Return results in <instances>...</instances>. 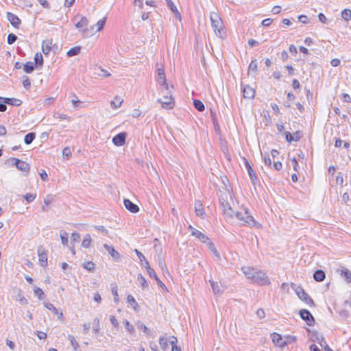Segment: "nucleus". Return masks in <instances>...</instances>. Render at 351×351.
Wrapping results in <instances>:
<instances>
[{"instance_id": "10", "label": "nucleus", "mask_w": 351, "mask_h": 351, "mask_svg": "<svg viewBox=\"0 0 351 351\" xmlns=\"http://www.w3.org/2000/svg\"><path fill=\"white\" fill-rule=\"evenodd\" d=\"M243 161L244 162L245 166L247 169V171L248 173V175L250 178V180L253 184H255L256 181L258 180L257 176L256 173L254 171L253 169L252 168L251 165H250L247 160L243 157Z\"/></svg>"}, {"instance_id": "18", "label": "nucleus", "mask_w": 351, "mask_h": 351, "mask_svg": "<svg viewBox=\"0 0 351 351\" xmlns=\"http://www.w3.org/2000/svg\"><path fill=\"white\" fill-rule=\"evenodd\" d=\"M255 95V90L250 86H246L243 88V97L253 99Z\"/></svg>"}, {"instance_id": "58", "label": "nucleus", "mask_w": 351, "mask_h": 351, "mask_svg": "<svg viewBox=\"0 0 351 351\" xmlns=\"http://www.w3.org/2000/svg\"><path fill=\"white\" fill-rule=\"evenodd\" d=\"M135 252L141 262L145 261L146 258H145V256L140 251H138V250L136 249Z\"/></svg>"}, {"instance_id": "48", "label": "nucleus", "mask_w": 351, "mask_h": 351, "mask_svg": "<svg viewBox=\"0 0 351 351\" xmlns=\"http://www.w3.org/2000/svg\"><path fill=\"white\" fill-rule=\"evenodd\" d=\"M68 339L70 341L71 346L73 347L74 350H77L78 347V343L76 341L75 337L71 335L68 336Z\"/></svg>"}, {"instance_id": "19", "label": "nucleus", "mask_w": 351, "mask_h": 351, "mask_svg": "<svg viewBox=\"0 0 351 351\" xmlns=\"http://www.w3.org/2000/svg\"><path fill=\"white\" fill-rule=\"evenodd\" d=\"M195 212L198 217L204 218L205 215L204 210L202 202L199 200L195 202Z\"/></svg>"}, {"instance_id": "59", "label": "nucleus", "mask_w": 351, "mask_h": 351, "mask_svg": "<svg viewBox=\"0 0 351 351\" xmlns=\"http://www.w3.org/2000/svg\"><path fill=\"white\" fill-rule=\"evenodd\" d=\"M112 293L114 295V302H117L119 299H118V292H117V288L115 287H113L112 289Z\"/></svg>"}, {"instance_id": "24", "label": "nucleus", "mask_w": 351, "mask_h": 351, "mask_svg": "<svg viewBox=\"0 0 351 351\" xmlns=\"http://www.w3.org/2000/svg\"><path fill=\"white\" fill-rule=\"evenodd\" d=\"M51 41H50L49 40L43 41L42 51L43 52L44 54L47 55L50 52V51L51 49Z\"/></svg>"}, {"instance_id": "38", "label": "nucleus", "mask_w": 351, "mask_h": 351, "mask_svg": "<svg viewBox=\"0 0 351 351\" xmlns=\"http://www.w3.org/2000/svg\"><path fill=\"white\" fill-rule=\"evenodd\" d=\"M83 268L88 271H94L95 267L93 262L87 261L83 263Z\"/></svg>"}, {"instance_id": "60", "label": "nucleus", "mask_w": 351, "mask_h": 351, "mask_svg": "<svg viewBox=\"0 0 351 351\" xmlns=\"http://www.w3.org/2000/svg\"><path fill=\"white\" fill-rule=\"evenodd\" d=\"M271 23H272V19L268 18V19H264L262 21L261 24L263 26L268 27L271 25Z\"/></svg>"}, {"instance_id": "26", "label": "nucleus", "mask_w": 351, "mask_h": 351, "mask_svg": "<svg viewBox=\"0 0 351 351\" xmlns=\"http://www.w3.org/2000/svg\"><path fill=\"white\" fill-rule=\"evenodd\" d=\"M123 101V99L121 97L116 96L114 97V100H112L110 102V106L113 109H117L121 106Z\"/></svg>"}, {"instance_id": "13", "label": "nucleus", "mask_w": 351, "mask_h": 351, "mask_svg": "<svg viewBox=\"0 0 351 351\" xmlns=\"http://www.w3.org/2000/svg\"><path fill=\"white\" fill-rule=\"evenodd\" d=\"M271 337L275 346L282 348L286 345V342L282 339L280 335L274 332L271 335Z\"/></svg>"}, {"instance_id": "17", "label": "nucleus", "mask_w": 351, "mask_h": 351, "mask_svg": "<svg viewBox=\"0 0 351 351\" xmlns=\"http://www.w3.org/2000/svg\"><path fill=\"white\" fill-rule=\"evenodd\" d=\"M38 254L40 265L43 267H46L47 265V253L41 247H39L38 250Z\"/></svg>"}, {"instance_id": "51", "label": "nucleus", "mask_w": 351, "mask_h": 351, "mask_svg": "<svg viewBox=\"0 0 351 351\" xmlns=\"http://www.w3.org/2000/svg\"><path fill=\"white\" fill-rule=\"evenodd\" d=\"M302 132L301 131H296L293 134V141H298L302 137Z\"/></svg>"}, {"instance_id": "4", "label": "nucleus", "mask_w": 351, "mask_h": 351, "mask_svg": "<svg viewBox=\"0 0 351 351\" xmlns=\"http://www.w3.org/2000/svg\"><path fill=\"white\" fill-rule=\"evenodd\" d=\"M291 286L293 289H295L297 295L301 300L304 301L306 304L310 306L314 305L313 300L301 287H296L295 288V285L293 283H291Z\"/></svg>"}, {"instance_id": "27", "label": "nucleus", "mask_w": 351, "mask_h": 351, "mask_svg": "<svg viewBox=\"0 0 351 351\" xmlns=\"http://www.w3.org/2000/svg\"><path fill=\"white\" fill-rule=\"evenodd\" d=\"M210 284L212 287L213 291L215 294H219L221 293V285L220 282H214L213 280H209Z\"/></svg>"}, {"instance_id": "49", "label": "nucleus", "mask_w": 351, "mask_h": 351, "mask_svg": "<svg viewBox=\"0 0 351 351\" xmlns=\"http://www.w3.org/2000/svg\"><path fill=\"white\" fill-rule=\"evenodd\" d=\"M34 293L38 297L39 300H43L44 298L45 294L41 289L36 287L34 289Z\"/></svg>"}, {"instance_id": "15", "label": "nucleus", "mask_w": 351, "mask_h": 351, "mask_svg": "<svg viewBox=\"0 0 351 351\" xmlns=\"http://www.w3.org/2000/svg\"><path fill=\"white\" fill-rule=\"evenodd\" d=\"M104 247L115 261L120 258V254L112 246L104 244Z\"/></svg>"}, {"instance_id": "52", "label": "nucleus", "mask_w": 351, "mask_h": 351, "mask_svg": "<svg viewBox=\"0 0 351 351\" xmlns=\"http://www.w3.org/2000/svg\"><path fill=\"white\" fill-rule=\"evenodd\" d=\"M36 195L34 194H31V193H27L25 196H24V198L26 199V201L28 202V203H30L32 202H33L34 200V199L36 198Z\"/></svg>"}, {"instance_id": "33", "label": "nucleus", "mask_w": 351, "mask_h": 351, "mask_svg": "<svg viewBox=\"0 0 351 351\" xmlns=\"http://www.w3.org/2000/svg\"><path fill=\"white\" fill-rule=\"evenodd\" d=\"M35 65L41 66L43 64V58L40 53H36L34 56Z\"/></svg>"}, {"instance_id": "45", "label": "nucleus", "mask_w": 351, "mask_h": 351, "mask_svg": "<svg viewBox=\"0 0 351 351\" xmlns=\"http://www.w3.org/2000/svg\"><path fill=\"white\" fill-rule=\"evenodd\" d=\"M127 301L134 309L138 306V303L132 295H128Z\"/></svg>"}, {"instance_id": "20", "label": "nucleus", "mask_w": 351, "mask_h": 351, "mask_svg": "<svg viewBox=\"0 0 351 351\" xmlns=\"http://www.w3.org/2000/svg\"><path fill=\"white\" fill-rule=\"evenodd\" d=\"M0 100H3V103L9 105H12L15 106H19L21 105L22 101L20 99L15 98H8V97H0Z\"/></svg>"}, {"instance_id": "56", "label": "nucleus", "mask_w": 351, "mask_h": 351, "mask_svg": "<svg viewBox=\"0 0 351 351\" xmlns=\"http://www.w3.org/2000/svg\"><path fill=\"white\" fill-rule=\"evenodd\" d=\"M110 321L111 324L114 326V327H115V328L119 327V322L114 315L110 316Z\"/></svg>"}, {"instance_id": "64", "label": "nucleus", "mask_w": 351, "mask_h": 351, "mask_svg": "<svg viewBox=\"0 0 351 351\" xmlns=\"http://www.w3.org/2000/svg\"><path fill=\"white\" fill-rule=\"evenodd\" d=\"M343 101L347 103L351 102V97L347 93H343L342 94Z\"/></svg>"}, {"instance_id": "41", "label": "nucleus", "mask_w": 351, "mask_h": 351, "mask_svg": "<svg viewBox=\"0 0 351 351\" xmlns=\"http://www.w3.org/2000/svg\"><path fill=\"white\" fill-rule=\"evenodd\" d=\"M60 236L62 245H67L68 244V234L64 230H61Z\"/></svg>"}, {"instance_id": "14", "label": "nucleus", "mask_w": 351, "mask_h": 351, "mask_svg": "<svg viewBox=\"0 0 351 351\" xmlns=\"http://www.w3.org/2000/svg\"><path fill=\"white\" fill-rule=\"evenodd\" d=\"M190 228L192 230L191 234L193 236L195 237L197 239H198L202 243H205L207 242V241L209 240V238L204 233L192 228L191 226H190Z\"/></svg>"}, {"instance_id": "35", "label": "nucleus", "mask_w": 351, "mask_h": 351, "mask_svg": "<svg viewBox=\"0 0 351 351\" xmlns=\"http://www.w3.org/2000/svg\"><path fill=\"white\" fill-rule=\"evenodd\" d=\"M90 243H91V237L89 234H87L84 237V239L82 243V246L84 248H88V247H89Z\"/></svg>"}, {"instance_id": "50", "label": "nucleus", "mask_w": 351, "mask_h": 351, "mask_svg": "<svg viewBox=\"0 0 351 351\" xmlns=\"http://www.w3.org/2000/svg\"><path fill=\"white\" fill-rule=\"evenodd\" d=\"M23 86L25 88H29L31 86V82H30V80L29 78L25 75L23 76Z\"/></svg>"}, {"instance_id": "54", "label": "nucleus", "mask_w": 351, "mask_h": 351, "mask_svg": "<svg viewBox=\"0 0 351 351\" xmlns=\"http://www.w3.org/2000/svg\"><path fill=\"white\" fill-rule=\"evenodd\" d=\"M53 117L56 119H67L69 118V117L67 115H66L65 114H61V113H58V112L54 113Z\"/></svg>"}, {"instance_id": "9", "label": "nucleus", "mask_w": 351, "mask_h": 351, "mask_svg": "<svg viewBox=\"0 0 351 351\" xmlns=\"http://www.w3.org/2000/svg\"><path fill=\"white\" fill-rule=\"evenodd\" d=\"M300 315L306 322L307 325L312 326L315 324V319L309 311L302 309L300 311Z\"/></svg>"}, {"instance_id": "44", "label": "nucleus", "mask_w": 351, "mask_h": 351, "mask_svg": "<svg viewBox=\"0 0 351 351\" xmlns=\"http://www.w3.org/2000/svg\"><path fill=\"white\" fill-rule=\"evenodd\" d=\"M256 60H252L248 67V73L250 72H256L257 71Z\"/></svg>"}, {"instance_id": "61", "label": "nucleus", "mask_w": 351, "mask_h": 351, "mask_svg": "<svg viewBox=\"0 0 351 351\" xmlns=\"http://www.w3.org/2000/svg\"><path fill=\"white\" fill-rule=\"evenodd\" d=\"M285 138H286V140L289 142V143H291L292 141H293V134H291L289 132H286L285 133Z\"/></svg>"}, {"instance_id": "23", "label": "nucleus", "mask_w": 351, "mask_h": 351, "mask_svg": "<svg viewBox=\"0 0 351 351\" xmlns=\"http://www.w3.org/2000/svg\"><path fill=\"white\" fill-rule=\"evenodd\" d=\"M325 277V272L321 269L315 271L313 274V278L317 282H322L324 280Z\"/></svg>"}, {"instance_id": "1", "label": "nucleus", "mask_w": 351, "mask_h": 351, "mask_svg": "<svg viewBox=\"0 0 351 351\" xmlns=\"http://www.w3.org/2000/svg\"><path fill=\"white\" fill-rule=\"evenodd\" d=\"M243 273L252 282L261 285H269L270 280L267 274L254 267H243Z\"/></svg>"}, {"instance_id": "55", "label": "nucleus", "mask_w": 351, "mask_h": 351, "mask_svg": "<svg viewBox=\"0 0 351 351\" xmlns=\"http://www.w3.org/2000/svg\"><path fill=\"white\" fill-rule=\"evenodd\" d=\"M53 200V197L51 195H48L45 199H44V204L46 206H47L49 204H50L52 201Z\"/></svg>"}, {"instance_id": "46", "label": "nucleus", "mask_w": 351, "mask_h": 351, "mask_svg": "<svg viewBox=\"0 0 351 351\" xmlns=\"http://www.w3.org/2000/svg\"><path fill=\"white\" fill-rule=\"evenodd\" d=\"M136 326L138 329L143 330V331L147 335L149 334V329L144 324L141 323V322H138L136 324Z\"/></svg>"}, {"instance_id": "30", "label": "nucleus", "mask_w": 351, "mask_h": 351, "mask_svg": "<svg viewBox=\"0 0 351 351\" xmlns=\"http://www.w3.org/2000/svg\"><path fill=\"white\" fill-rule=\"evenodd\" d=\"M341 276L343 277L347 282H351V272L346 268L341 269Z\"/></svg>"}, {"instance_id": "47", "label": "nucleus", "mask_w": 351, "mask_h": 351, "mask_svg": "<svg viewBox=\"0 0 351 351\" xmlns=\"http://www.w3.org/2000/svg\"><path fill=\"white\" fill-rule=\"evenodd\" d=\"M17 40V36L14 34H10L8 36L7 42L9 45L13 44Z\"/></svg>"}, {"instance_id": "21", "label": "nucleus", "mask_w": 351, "mask_h": 351, "mask_svg": "<svg viewBox=\"0 0 351 351\" xmlns=\"http://www.w3.org/2000/svg\"><path fill=\"white\" fill-rule=\"evenodd\" d=\"M45 306L51 311L55 315H57L58 319H62L63 318V313L62 312H59L58 309L56 308L52 304L49 302H44Z\"/></svg>"}, {"instance_id": "5", "label": "nucleus", "mask_w": 351, "mask_h": 351, "mask_svg": "<svg viewBox=\"0 0 351 351\" xmlns=\"http://www.w3.org/2000/svg\"><path fill=\"white\" fill-rule=\"evenodd\" d=\"M169 93H170V91L169 90L168 91H167V95L164 94V95H163L164 100H162V99H158V101L161 104L162 107L163 108L172 109L174 106V101H173V99L172 97V95L170 94L169 95Z\"/></svg>"}, {"instance_id": "22", "label": "nucleus", "mask_w": 351, "mask_h": 351, "mask_svg": "<svg viewBox=\"0 0 351 351\" xmlns=\"http://www.w3.org/2000/svg\"><path fill=\"white\" fill-rule=\"evenodd\" d=\"M168 7L171 9V12L175 14V16L178 18L180 20L181 19V15L179 13L177 8L174 5L173 2L171 0H165Z\"/></svg>"}, {"instance_id": "62", "label": "nucleus", "mask_w": 351, "mask_h": 351, "mask_svg": "<svg viewBox=\"0 0 351 351\" xmlns=\"http://www.w3.org/2000/svg\"><path fill=\"white\" fill-rule=\"evenodd\" d=\"M337 183H339L340 184H342L343 182V176L342 173H339L336 178Z\"/></svg>"}, {"instance_id": "6", "label": "nucleus", "mask_w": 351, "mask_h": 351, "mask_svg": "<svg viewBox=\"0 0 351 351\" xmlns=\"http://www.w3.org/2000/svg\"><path fill=\"white\" fill-rule=\"evenodd\" d=\"M9 162H11L12 165H16V168L21 171L26 173L29 171L30 166L27 162L25 161L15 158H11L9 159Z\"/></svg>"}, {"instance_id": "7", "label": "nucleus", "mask_w": 351, "mask_h": 351, "mask_svg": "<svg viewBox=\"0 0 351 351\" xmlns=\"http://www.w3.org/2000/svg\"><path fill=\"white\" fill-rule=\"evenodd\" d=\"M244 211L245 216L243 215V221L244 223L250 226V227L260 228L261 224L256 222L254 217L250 214L248 209L245 208Z\"/></svg>"}, {"instance_id": "11", "label": "nucleus", "mask_w": 351, "mask_h": 351, "mask_svg": "<svg viewBox=\"0 0 351 351\" xmlns=\"http://www.w3.org/2000/svg\"><path fill=\"white\" fill-rule=\"evenodd\" d=\"M7 19L10 24L15 28H18L21 23V19L14 14L12 12H7Z\"/></svg>"}, {"instance_id": "34", "label": "nucleus", "mask_w": 351, "mask_h": 351, "mask_svg": "<svg viewBox=\"0 0 351 351\" xmlns=\"http://www.w3.org/2000/svg\"><path fill=\"white\" fill-rule=\"evenodd\" d=\"M36 134L34 132H29L25 135L24 141L27 145H29L32 143V141L35 139Z\"/></svg>"}, {"instance_id": "3", "label": "nucleus", "mask_w": 351, "mask_h": 351, "mask_svg": "<svg viewBox=\"0 0 351 351\" xmlns=\"http://www.w3.org/2000/svg\"><path fill=\"white\" fill-rule=\"evenodd\" d=\"M212 27L217 36L222 38L225 32L222 28V21L218 14L215 12H212L210 16Z\"/></svg>"}, {"instance_id": "31", "label": "nucleus", "mask_w": 351, "mask_h": 351, "mask_svg": "<svg viewBox=\"0 0 351 351\" xmlns=\"http://www.w3.org/2000/svg\"><path fill=\"white\" fill-rule=\"evenodd\" d=\"M34 64L32 62H27L23 65V70L27 73H31L34 70Z\"/></svg>"}, {"instance_id": "28", "label": "nucleus", "mask_w": 351, "mask_h": 351, "mask_svg": "<svg viewBox=\"0 0 351 351\" xmlns=\"http://www.w3.org/2000/svg\"><path fill=\"white\" fill-rule=\"evenodd\" d=\"M88 25V20L85 16H82L80 21L75 24V27L77 29H82L86 27Z\"/></svg>"}, {"instance_id": "42", "label": "nucleus", "mask_w": 351, "mask_h": 351, "mask_svg": "<svg viewBox=\"0 0 351 351\" xmlns=\"http://www.w3.org/2000/svg\"><path fill=\"white\" fill-rule=\"evenodd\" d=\"M341 17L346 21L351 19V10L345 9L341 12Z\"/></svg>"}, {"instance_id": "39", "label": "nucleus", "mask_w": 351, "mask_h": 351, "mask_svg": "<svg viewBox=\"0 0 351 351\" xmlns=\"http://www.w3.org/2000/svg\"><path fill=\"white\" fill-rule=\"evenodd\" d=\"M137 280L140 285H141L143 289L147 288L148 287V283L147 282V280L145 278L142 276L141 274H139L138 275Z\"/></svg>"}, {"instance_id": "53", "label": "nucleus", "mask_w": 351, "mask_h": 351, "mask_svg": "<svg viewBox=\"0 0 351 351\" xmlns=\"http://www.w3.org/2000/svg\"><path fill=\"white\" fill-rule=\"evenodd\" d=\"M80 239V234L77 232H73L71 234V243L73 242H77Z\"/></svg>"}, {"instance_id": "8", "label": "nucleus", "mask_w": 351, "mask_h": 351, "mask_svg": "<svg viewBox=\"0 0 351 351\" xmlns=\"http://www.w3.org/2000/svg\"><path fill=\"white\" fill-rule=\"evenodd\" d=\"M158 75L156 77V81L161 85L164 86L166 90L168 91L170 88H173V86H171L170 87L166 82V77L165 74L164 69L162 68H158L157 69Z\"/></svg>"}, {"instance_id": "43", "label": "nucleus", "mask_w": 351, "mask_h": 351, "mask_svg": "<svg viewBox=\"0 0 351 351\" xmlns=\"http://www.w3.org/2000/svg\"><path fill=\"white\" fill-rule=\"evenodd\" d=\"M159 344L162 350H166L168 348L167 339L163 337H160Z\"/></svg>"}, {"instance_id": "63", "label": "nucleus", "mask_w": 351, "mask_h": 351, "mask_svg": "<svg viewBox=\"0 0 351 351\" xmlns=\"http://www.w3.org/2000/svg\"><path fill=\"white\" fill-rule=\"evenodd\" d=\"M273 166L274 167V169L276 170V171H279L282 169V165L280 162L278 161V162H274V164H273Z\"/></svg>"}, {"instance_id": "2", "label": "nucleus", "mask_w": 351, "mask_h": 351, "mask_svg": "<svg viewBox=\"0 0 351 351\" xmlns=\"http://www.w3.org/2000/svg\"><path fill=\"white\" fill-rule=\"evenodd\" d=\"M229 193L228 191L227 193H222L219 195V202L221 206L223 208V212L224 215L226 216V220L229 221L231 223H234V217L239 222L241 220V217L239 211L234 210L225 199L224 195L226 197L227 194Z\"/></svg>"}, {"instance_id": "36", "label": "nucleus", "mask_w": 351, "mask_h": 351, "mask_svg": "<svg viewBox=\"0 0 351 351\" xmlns=\"http://www.w3.org/2000/svg\"><path fill=\"white\" fill-rule=\"evenodd\" d=\"M80 50H81L80 47H74L67 51V56L69 57H72V56L78 55L80 52Z\"/></svg>"}, {"instance_id": "57", "label": "nucleus", "mask_w": 351, "mask_h": 351, "mask_svg": "<svg viewBox=\"0 0 351 351\" xmlns=\"http://www.w3.org/2000/svg\"><path fill=\"white\" fill-rule=\"evenodd\" d=\"M256 315L260 318V319H262V318H264L265 316V311L263 308H258L257 311H256Z\"/></svg>"}, {"instance_id": "12", "label": "nucleus", "mask_w": 351, "mask_h": 351, "mask_svg": "<svg viewBox=\"0 0 351 351\" xmlns=\"http://www.w3.org/2000/svg\"><path fill=\"white\" fill-rule=\"evenodd\" d=\"M127 134L125 132H121L114 136L112 138L113 143L117 146H122L125 143Z\"/></svg>"}, {"instance_id": "25", "label": "nucleus", "mask_w": 351, "mask_h": 351, "mask_svg": "<svg viewBox=\"0 0 351 351\" xmlns=\"http://www.w3.org/2000/svg\"><path fill=\"white\" fill-rule=\"evenodd\" d=\"M106 18L104 17L103 19H100L96 25H93L90 28L92 31L95 30V28L97 27L95 32H99L101 30L106 23Z\"/></svg>"}, {"instance_id": "37", "label": "nucleus", "mask_w": 351, "mask_h": 351, "mask_svg": "<svg viewBox=\"0 0 351 351\" xmlns=\"http://www.w3.org/2000/svg\"><path fill=\"white\" fill-rule=\"evenodd\" d=\"M123 324L125 326L126 330L129 333H130L131 335H133L135 333V330H134V326L128 320H126V319L124 320Z\"/></svg>"}, {"instance_id": "32", "label": "nucleus", "mask_w": 351, "mask_h": 351, "mask_svg": "<svg viewBox=\"0 0 351 351\" xmlns=\"http://www.w3.org/2000/svg\"><path fill=\"white\" fill-rule=\"evenodd\" d=\"M193 106L195 109L199 112H203L205 109L204 104L199 99L193 100Z\"/></svg>"}, {"instance_id": "40", "label": "nucleus", "mask_w": 351, "mask_h": 351, "mask_svg": "<svg viewBox=\"0 0 351 351\" xmlns=\"http://www.w3.org/2000/svg\"><path fill=\"white\" fill-rule=\"evenodd\" d=\"M99 319L97 317H95L93 321V332L97 334L100 330V323H99Z\"/></svg>"}, {"instance_id": "16", "label": "nucleus", "mask_w": 351, "mask_h": 351, "mask_svg": "<svg viewBox=\"0 0 351 351\" xmlns=\"http://www.w3.org/2000/svg\"><path fill=\"white\" fill-rule=\"evenodd\" d=\"M124 206L125 208L132 213H136L139 210L138 206L131 202L130 199H124Z\"/></svg>"}, {"instance_id": "29", "label": "nucleus", "mask_w": 351, "mask_h": 351, "mask_svg": "<svg viewBox=\"0 0 351 351\" xmlns=\"http://www.w3.org/2000/svg\"><path fill=\"white\" fill-rule=\"evenodd\" d=\"M205 243L206 244L208 248L211 251L213 254L214 256H215L216 257L219 258V254L218 251L217 250V249L215 248V247L214 244L213 243V242L209 239Z\"/></svg>"}]
</instances>
